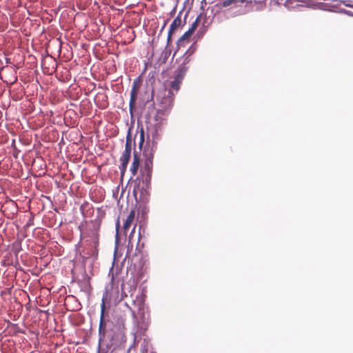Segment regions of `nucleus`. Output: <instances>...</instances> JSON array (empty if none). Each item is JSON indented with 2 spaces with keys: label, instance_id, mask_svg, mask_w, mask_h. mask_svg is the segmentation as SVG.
<instances>
[{
  "label": "nucleus",
  "instance_id": "obj_10",
  "mask_svg": "<svg viewBox=\"0 0 353 353\" xmlns=\"http://www.w3.org/2000/svg\"><path fill=\"white\" fill-rule=\"evenodd\" d=\"M135 216V211L134 210H131L126 219L124 221L123 230L125 233H127L130 227L131 226L132 222L134 220Z\"/></svg>",
  "mask_w": 353,
  "mask_h": 353
},
{
  "label": "nucleus",
  "instance_id": "obj_5",
  "mask_svg": "<svg viewBox=\"0 0 353 353\" xmlns=\"http://www.w3.org/2000/svg\"><path fill=\"white\" fill-rule=\"evenodd\" d=\"M194 51L190 50V49L188 50L183 56L181 57V63L179 65L177 70L175 71L179 74H183V75H185L187 70L189 68V65L192 61V55Z\"/></svg>",
  "mask_w": 353,
  "mask_h": 353
},
{
  "label": "nucleus",
  "instance_id": "obj_22",
  "mask_svg": "<svg viewBox=\"0 0 353 353\" xmlns=\"http://www.w3.org/2000/svg\"><path fill=\"white\" fill-rule=\"evenodd\" d=\"M140 237H141V234L140 232L139 233V241L140 240Z\"/></svg>",
  "mask_w": 353,
  "mask_h": 353
},
{
  "label": "nucleus",
  "instance_id": "obj_21",
  "mask_svg": "<svg viewBox=\"0 0 353 353\" xmlns=\"http://www.w3.org/2000/svg\"><path fill=\"white\" fill-rule=\"evenodd\" d=\"M132 315L134 317H135V312L134 311L132 310Z\"/></svg>",
  "mask_w": 353,
  "mask_h": 353
},
{
  "label": "nucleus",
  "instance_id": "obj_4",
  "mask_svg": "<svg viewBox=\"0 0 353 353\" xmlns=\"http://www.w3.org/2000/svg\"><path fill=\"white\" fill-rule=\"evenodd\" d=\"M114 334L111 336L112 345L117 346L121 345L126 342L127 337L125 333V327L121 326H114L113 328Z\"/></svg>",
  "mask_w": 353,
  "mask_h": 353
},
{
  "label": "nucleus",
  "instance_id": "obj_7",
  "mask_svg": "<svg viewBox=\"0 0 353 353\" xmlns=\"http://www.w3.org/2000/svg\"><path fill=\"white\" fill-rule=\"evenodd\" d=\"M181 14L180 12L177 17L174 19L172 23L170 24V29L168 31V38H167V43L168 44H170L171 43V38L173 34V33L175 32V30L179 28L182 23L181 18Z\"/></svg>",
  "mask_w": 353,
  "mask_h": 353
},
{
  "label": "nucleus",
  "instance_id": "obj_15",
  "mask_svg": "<svg viewBox=\"0 0 353 353\" xmlns=\"http://www.w3.org/2000/svg\"><path fill=\"white\" fill-rule=\"evenodd\" d=\"M193 32H191L190 30H188L187 32H185L179 39V41L182 42L185 40H188L190 37L192 35Z\"/></svg>",
  "mask_w": 353,
  "mask_h": 353
},
{
  "label": "nucleus",
  "instance_id": "obj_9",
  "mask_svg": "<svg viewBox=\"0 0 353 353\" xmlns=\"http://www.w3.org/2000/svg\"><path fill=\"white\" fill-rule=\"evenodd\" d=\"M105 309V303L103 302L101 306L100 323L99 327V334L103 336L105 334V322L104 320Z\"/></svg>",
  "mask_w": 353,
  "mask_h": 353
},
{
  "label": "nucleus",
  "instance_id": "obj_16",
  "mask_svg": "<svg viewBox=\"0 0 353 353\" xmlns=\"http://www.w3.org/2000/svg\"><path fill=\"white\" fill-rule=\"evenodd\" d=\"M135 228H136V225L134 226V228H132L130 235H129V237H128V243L129 244H133V242H134V232H135Z\"/></svg>",
  "mask_w": 353,
  "mask_h": 353
},
{
  "label": "nucleus",
  "instance_id": "obj_11",
  "mask_svg": "<svg viewBox=\"0 0 353 353\" xmlns=\"http://www.w3.org/2000/svg\"><path fill=\"white\" fill-rule=\"evenodd\" d=\"M140 165L139 157L137 154L134 153L133 155V161L132 165L130 167V172L133 176H135L137 174V171L139 170Z\"/></svg>",
  "mask_w": 353,
  "mask_h": 353
},
{
  "label": "nucleus",
  "instance_id": "obj_12",
  "mask_svg": "<svg viewBox=\"0 0 353 353\" xmlns=\"http://www.w3.org/2000/svg\"><path fill=\"white\" fill-rule=\"evenodd\" d=\"M124 152L130 153L132 152V140L130 134H128L126 138Z\"/></svg>",
  "mask_w": 353,
  "mask_h": 353
},
{
  "label": "nucleus",
  "instance_id": "obj_8",
  "mask_svg": "<svg viewBox=\"0 0 353 353\" xmlns=\"http://www.w3.org/2000/svg\"><path fill=\"white\" fill-rule=\"evenodd\" d=\"M130 156V152H123L120 158L121 165L119 166V169L122 174L126 171L127 165L129 163Z\"/></svg>",
  "mask_w": 353,
  "mask_h": 353
},
{
  "label": "nucleus",
  "instance_id": "obj_23",
  "mask_svg": "<svg viewBox=\"0 0 353 353\" xmlns=\"http://www.w3.org/2000/svg\"><path fill=\"white\" fill-rule=\"evenodd\" d=\"M143 353H147V350H145V352L143 350Z\"/></svg>",
  "mask_w": 353,
  "mask_h": 353
},
{
  "label": "nucleus",
  "instance_id": "obj_20",
  "mask_svg": "<svg viewBox=\"0 0 353 353\" xmlns=\"http://www.w3.org/2000/svg\"><path fill=\"white\" fill-rule=\"evenodd\" d=\"M167 23H168V21H165V23H164V24H163V27H162L161 30H162L165 27V26L167 25Z\"/></svg>",
  "mask_w": 353,
  "mask_h": 353
},
{
  "label": "nucleus",
  "instance_id": "obj_17",
  "mask_svg": "<svg viewBox=\"0 0 353 353\" xmlns=\"http://www.w3.org/2000/svg\"><path fill=\"white\" fill-rule=\"evenodd\" d=\"M119 228H120V221H119V219L118 218L117 223H116V229H117V232H118Z\"/></svg>",
  "mask_w": 353,
  "mask_h": 353
},
{
  "label": "nucleus",
  "instance_id": "obj_14",
  "mask_svg": "<svg viewBox=\"0 0 353 353\" xmlns=\"http://www.w3.org/2000/svg\"><path fill=\"white\" fill-rule=\"evenodd\" d=\"M200 17L201 15H199L196 20L192 23L191 27L189 28V30L194 33L195 30L197 28L199 21H200Z\"/></svg>",
  "mask_w": 353,
  "mask_h": 353
},
{
  "label": "nucleus",
  "instance_id": "obj_2",
  "mask_svg": "<svg viewBox=\"0 0 353 353\" xmlns=\"http://www.w3.org/2000/svg\"><path fill=\"white\" fill-rule=\"evenodd\" d=\"M184 75L183 74H179L175 72L173 80L171 81L170 83V86L171 90H168V95L163 99L162 103L165 104V107H170L174 101V94L173 93V90L177 92L180 89V85L183 79H184Z\"/></svg>",
  "mask_w": 353,
  "mask_h": 353
},
{
  "label": "nucleus",
  "instance_id": "obj_3",
  "mask_svg": "<svg viewBox=\"0 0 353 353\" xmlns=\"http://www.w3.org/2000/svg\"><path fill=\"white\" fill-rule=\"evenodd\" d=\"M155 146L145 148L143 150V157L145 158L143 165L141 167V169L147 170L152 172L153 168V159L154 154L155 152Z\"/></svg>",
  "mask_w": 353,
  "mask_h": 353
},
{
  "label": "nucleus",
  "instance_id": "obj_6",
  "mask_svg": "<svg viewBox=\"0 0 353 353\" xmlns=\"http://www.w3.org/2000/svg\"><path fill=\"white\" fill-rule=\"evenodd\" d=\"M140 87H141L140 82L138 81L137 80H134L132 83L131 92H130V103H129L130 110H132L133 108H134V107L136 105L137 94L139 91Z\"/></svg>",
  "mask_w": 353,
  "mask_h": 353
},
{
  "label": "nucleus",
  "instance_id": "obj_19",
  "mask_svg": "<svg viewBox=\"0 0 353 353\" xmlns=\"http://www.w3.org/2000/svg\"><path fill=\"white\" fill-rule=\"evenodd\" d=\"M143 137H144V135H143V130H141V137L142 141H143Z\"/></svg>",
  "mask_w": 353,
  "mask_h": 353
},
{
  "label": "nucleus",
  "instance_id": "obj_1",
  "mask_svg": "<svg viewBox=\"0 0 353 353\" xmlns=\"http://www.w3.org/2000/svg\"><path fill=\"white\" fill-rule=\"evenodd\" d=\"M152 173V172L140 169V174L133 181V194L137 200H143L148 195Z\"/></svg>",
  "mask_w": 353,
  "mask_h": 353
},
{
  "label": "nucleus",
  "instance_id": "obj_13",
  "mask_svg": "<svg viewBox=\"0 0 353 353\" xmlns=\"http://www.w3.org/2000/svg\"><path fill=\"white\" fill-rule=\"evenodd\" d=\"M133 303L138 307L139 311H141L144 309V302L142 298L133 301Z\"/></svg>",
  "mask_w": 353,
  "mask_h": 353
},
{
  "label": "nucleus",
  "instance_id": "obj_18",
  "mask_svg": "<svg viewBox=\"0 0 353 353\" xmlns=\"http://www.w3.org/2000/svg\"><path fill=\"white\" fill-rule=\"evenodd\" d=\"M297 2H303V3H306L307 1V0H296Z\"/></svg>",
  "mask_w": 353,
  "mask_h": 353
}]
</instances>
